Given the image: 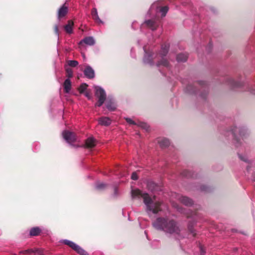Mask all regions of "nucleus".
Listing matches in <instances>:
<instances>
[{"label": "nucleus", "mask_w": 255, "mask_h": 255, "mask_svg": "<svg viewBox=\"0 0 255 255\" xmlns=\"http://www.w3.org/2000/svg\"><path fill=\"white\" fill-rule=\"evenodd\" d=\"M131 197L132 198L142 197L146 206V210L148 213H157L160 210L161 203L151 199L146 193H142L139 189H132Z\"/></svg>", "instance_id": "nucleus-1"}, {"label": "nucleus", "mask_w": 255, "mask_h": 255, "mask_svg": "<svg viewBox=\"0 0 255 255\" xmlns=\"http://www.w3.org/2000/svg\"><path fill=\"white\" fill-rule=\"evenodd\" d=\"M153 227L157 230H162L171 234H178L180 229L176 223L170 220L158 218L153 224Z\"/></svg>", "instance_id": "nucleus-2"}, {"label": "nucleus", "mask_w": 255, "mask_h": 255, "mask_svg": "<svg viewBox=\"0 0 255 255\" xmlns=\"http://www.w3.org/2000/svg\"><path fill=\"white\" fill-rule=\"evenodd\" d=\"M94 89L96 91L95 95L98 99L97 103L95 106L98 107L101 106L106 99V93L104 89L99 86H94Z\"/></svg>", "instance_id": "nucleus-3"}, {"label": "nucleus", "mask_w": 255, "mask_h": 255, "mask_svg": "<svg viewBox=\"0 0 255 255\" xmlns=\"http://www.w3.org/2000/svg\"><path fill=\"white\" fill-rule=\"evenodd\" d=\"M62 243L69 246L70 247H71L72 249H73L74 251H75L77 253H78L81 255H87V253L85 251H84L78 245H76V244L70 241L64 240L62 241Z\"/></svg>", "instance_id": "nucleus-4"}, {"label": "nucleus", "mask_w": 255, "mask_h": 255, "mask_svg": "<svg viewBox=\"0 0 255 255\" xmlns=\"http://www.w3.org/2000/svg\"><path fill=\"white\" fill-rule=\"evenodd\" d=\"M62 135L65 140L68 143L73 142L76 140L74 133L68 131H64L62 133Z\"/></svg>", "instance_id": "nucleus-5"}, {"label": "nucleus", "mask_w": 255, "mask_h": 255, "mask_svg": "<svg viewBox=\"0 0 255 255\" xmlns=\"http://www.w3.org/2000/svg\"><path fill=\"white\" fill-rule=\"evenodd\" d=\"M68 12V5L64 3L58 10V17L59 18L64 16Z\"/></svg>", "instance_id": "nucleus-6"}, {"label": "nucleus", "mask_w": 255, "mask_h": 255, "mask_svg": "<svg viewBox=\"0 0 255 255\" xmlns=\"http://www.w3.org/2000/svg\"><path fill=\"white\" fill-rule=\"evenodd\" d=\"M83 43H84L88 45L91 46L93 45L95 43V41L93 37H87L83 39L82 40H81L79 44H82Z\"/></svg>", "instance_id": "nucleus-7"}, {"label": "nucleus", "mask_w": 255, "mask_h": 255, "mask_svg": "<svg viewBox=\"0 0 255 255\" xmlns=\"http://www.w3.org/2000/svg\"><path fill=\"white\" fill-rule=\"evenodd\" d=\"M84 74L89 78H93L95 76L94 70L89 66H87L85 69L84 71Z\"/></svg>", "instance_id": "nucleus-8"}, {"label": "nucleus", "mask_w": 255, "mask_h": 255, "mask_svg": "<svg viewBox=\"0 0 255 255\" xmlns=\"http://www.w3.org/2000/svg\"><path fill=\"white\" fill-rule=\"evenodd\" d=\"M96 144V140L93 137H89L87 138L85 142V145L87 148L94 147Z\"/></svg>", "instance_id": "nucleus-9"}, {"label": "nucleus", "mask_w": 255, "mask_h": 255, "mask_svg": "<svg viewBox=\"0 0 255 255\" xmlns=\"http://www.w3.org/2000/svg\"><path fill=\"white\" fill-rule=\"evenodd\" d=\"M99 124L102 126H107L111 124V120L107 117H102L99 119Z\"/></svg>", "instance_id": "nucleus-10"}, {"label": "nucleus", "mask_w": 255, "mask_h": 255, "mask_svg": "<svg viewBox=\"0 0 255 255\" xmlns=\"http://www.w3.org/2000/svg\"><path fill=\"white\" fill-rule=\"evenodd\" d=\"M92 16L93 19L98 23H102V21L100 19L98 14V11L96 8H93L91 12Z\"/></svg>", "instance_id": "nucleus-11"}, {"label": "nucleus", "mask_w": 255, "mask_h": 255, "mask_svg": "<svg viewBox=\"0 0 255 255\" xmlns=\"http://www.w3.org/2000/svg\"><path fill=\"white\" fill-rule=\"evenodd\" d=\"M63 86L65 92L67 93H69L71 88V83L69 78L65 80Z\"/></svg>", "instance_id": "nucleus-12"}, {"label": "nucleus", "mask_w": 255, "mask_h": 255, "mask_svg": "<svg viewBox=\"0 0 255 255\" xmlns=\"http://www.w3.org/2000/svg\"><path fill=\"white\" fill-rule=\"evenodd\" d=\"M73 25H74V23L72 21H71V20L68 21V23L64 27L65 30L68 33L71 34L73 32Z\"/></svg>", "instance_id": "nucleus-13"}, {"label": "nucleus", "mask_w": 255, "mask_h": 255, "mask_svg": "<svg viewBox=\"0 0 255 255\" xmlns=\"http://www.w3.org/2000/svg\"><path fill=\"white\" fill-rule=\"evenodd\" d=\"M107 108L111 111H114L116 108V105L113 100H108L106 103Z\"/></svg>", "instance_id": "nucleus-14"}, {"label": "nucleus", "mask_w": 255, "mask_h": 255, "mask_svg": "<svg viewBox=\"0 0 255 255\" xmlns=\"http://www.w3.org/2000/svg\"><path fill=\"white\" fill-rule=\"evenodd\" d=\"M180 201L183 204L189 206L192 204V201L186 197H181L179 198Z\"/></svg>", "instance_id": "nucleus-15"}, {"label": "nucleus", "mask_w": 255, "mask_h": 255, "mask_svg": "<svg viewBox=\"0 0 255 255\" xmlns=\"http://www.w3.org/2000/svg\"><path fill=\"white\" fill-rule=\"evenodd\" d=\"M40 229L38 227H35L31 229L30 231V235L33 236H37L40 233Z\"/></svg>", "instance_id": "nucleus-16"}, {"label": "nucleus", "mask_w": 255, "mask_h": 255, "mask_svg": "<svg viewBox=\"0 0 255 255\" xmlns=\"http://www.w3.org/2000/svg\"><path fill=\"white\" fill-rule=\"evenodd\" d=\"M88 87V85L83 83L79 88V91L80 93H84Z\"/></svg>", "instance_id": "nucleus-17"}, {"label": "nucleus", "mask_w": 255, "mask_h": 255, "mask_svg": "<svg viewBox=\"0 0 255 255\" xmlns=\"http://www.w3.org/2000/svg\"><path fill=\"white\" fill-rule=\"evenodd\" d=\"M145 23L152 29L155 28V24L153 21L151 20H147L145 22Z\"/></svg>", "instance_id": "nucleus-18"}, {"label": "nucleus", "mask_w": 255, "mask_h": 255, "mask_svg": "<svg viewBox=\"0 0 255 255\" xmlns=\"http://www.w3.org/2000/svg\"><path fill=\"white\" fill-rule=\"evenodd\" d=\"M168 10L167 6H164L160 8V11L161 13V15L164 16Z\"/></svg>", "instance_id": "nucleus-19"}, {"label": "nucleus", "mask_w": 255, "mask_h": 255, "mask_svg": "<svg viewBox=\"0 0 255 255\" xmlns=\"http://www.w3.org/2000/svg\"><path fill=\"white\" fill-rule=\"evenodd\" d=\"M161 146H167L169 144V141L167 139H162L160 142Z\"/></svg>", "instance_id": "nucleus-20"}, {"label": "nucleus", "mask_w": 255, "mask_h": 255, "mask_svg": "<svg viewBox=\"0 0 255 255\" xmlns=\"http://www.w3.org/2000/svg\"><path fill=\"white\" fill-rule=\"evenodd\" d=\"M68 64L71 67H75L78 65V62L75 60H69L68 61Z\"/></svg>", "instance_id": "nucleus-21"}, {"label": "nucleus", "mask_w": 255, "mask_h": 255, "mask_svg": "<svg viewBox=\"0 0 255 255\" xmlns=\"http://www.w3.org/2000/svg\"><path fill=\"white\" fill-rule=\"evenodd\" d=\"M67 73V76L69 78H71L73 76V71L70 68H67L66 69Z\"/></svg>", "instance_id": "nucleus-22"}, {"label": "nucleus", "mask_w": 255, "mask_h": 255, "mask_svg": "<svg viewBox=\"0 0 255 255\" xmlns=\"http://www.w3.org/2000/svg\"><path fill=\"white\" fill-rule=\"evenodd\" d=\"M106 186V185L103 183H98L96 184V188L97 189H102L104 188Z\"/></svg>", "instance_id": "nucleus-23"}, {"label": "nucleus", "mask_w": 255, "mask_h": 255, "mask_svg": "<svg viewBox=\"0 0 255 255\" xmlns=\"http://www.w3.org/2000/svg\"><path fill=\"white\" fill-rule=\"evenodd\" d=\"M177 59L178 61H185L186 60V57L182 54L179 55L177 57Z\"/></svg>", "instance_id": "nucleus-24"}, {"label": "nucleus", "mask_w": 255, "mask_h": 255, "mask_svg": "<svg viewBox=\"0 0 255 255\" xmlns=\"http://www.w3.org/2000/svg\"><path fill=\"white\" fill-rule=\"evenodd\" d=\"M126 120L130 125H136L135 122L130 118H126Z\"/></svg>", "instance_id": "nucleus-25"}, {"label": "nucleus", "mask_w": 255, "mask_h": 255, "mask_svg": "<svg viewBox=\"0 0 255 255\" xmlns=\"http://www.w3.org/2000/svg\"><path fill=\"white\" fill-rule=\"evenodd\" d=\"M138 126L145 129L146 130H147L148 128V126L145 123H139Z\"/></svg>", "instance_id": "nucleus-26"}, {"label": "nucleus", "mask_w": 255, "mask_h": 255, "mask_svg": "<svg viewBox=\"0 0 255 255\" xmlns=\"http://www.w3.org/2000/svg\"><path fill=\"white\" fill-rule=\"evenodd\" d=\"M131 178L132 180H134L137 179V175H136V173L133 172L131 175Z\"/></svg>", "instance_id": "nucleus-27"}, {"label": "nucleus", "mask_w": 255, "mask_h": 255, "mask_svg": "<svg viewBox=\"0 0 255 255\" xmlns=\"http://www.w3.org/2000/svg\"><path fill=\"white\" fill-rule=\"evenodd\" d=\"M85 94V96L88 99L90 100L91 99V96L90 95V93L88 92H85L84 93Z\"/></svg>", "instance_id": "nucleus-28"}, {"label": "nucleus", "mask_w": 255, "mask_h": 255, "mask_svg": "<svg viewBox=\"0 0 255 255\" xmlns=\"http://www.w3.org/2000/svg\"><path fill=\"white\" fill-rule=\"evenodd\" d=\"M162 49L164 54H165L166 53H167V52L168 51V47L167 46L166 48H162Z\"/></svg>", "instance_id": "nucleus-29"}, {"label": "nucleus", "mask_w": 255, "mask_h": 255, "mask_svg": "<svg viewBox=\"0 0 255 255\" xmlns=\"http://www.w3.org/2000/svg\"><path fill=\"white\" fill-rule=\"evenodd\" d=\"M163 65L164 66H166L167 63L165 61H163L161 62L160 63H159V64H158V65Z\"/></svg>", "instance_id": "nucleus-30"}, {"label": "nucleus", "mask_w": 255, "mask_h": 255, "mask_svg": "<svg viewBox=\"0 0 255 255\" xmlns=\"http://www.w3.org/2000/svg\"><path fill=\"white\" fill-rule=\"evenodd\" d=\"M55 32L56 33V34L57 35H58V26L56 25L55 26Z\"/></svg>", "instance_id": "nucleus-31"}, {"label": "nucleus", "mask_w": 255, "mask_h": 255, "mask_svg": "<svg viewBox=\"0 0 255 255\" xmlns=\"http://www.w3.org/2000/svg\"><path fill=\"white\" fill-rule=\"evenodd\" d=\"M144 60V62L146 63H149V62H148L147 59H146V56H145Z\"/></svg>", "instance_id": "nucleus-32"}, {"label": "nucleus", "mask_w": 255, "mask_h": 255, "mask_svg": "<svg viewBox=\"0 0 255 255\" xmlns=\"http://www.w3.org/2000/svg\"><path fill=\"white\" fill-rule=\"evenodd\" d=\"M240 158L241 159H242V160H244L245 161H247L246 159L244 158L242 156L240 155Z\"/></svg>", "instance_id": "nucleus-33"}, {"label": "nucleus", "mask_w": 255, "mask_h": 255, "mask_svg": "<svg viewBox=\"0 0 255 255\" xmlns=\"http://www.w3.org/2000/svg\"><path fill=\"white\" fill-rule=\"evenodd\" d=\"M82 56H83V58L85 59V54L82 53Z\"/></svg>", "instance_id": "nucleus-34"}, {"label": "nucleus", "mask_w": 255, "mask_h": 255, "mask_svg": "<svg viewBox=\"0 0 255 255\" xmlns=\"http://www.w3.org/2000/svg\"><path fill=\"white\" fill-rule=\"evenodd\" d=\"M254 180H255V178H254Z\"/></svg>", "instance_id": "nucleus-35"}]
</instances>
